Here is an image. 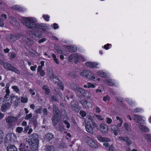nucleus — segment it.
<instances>
[{"instance_id":"11","label":"nucleus","mask_w":151,"mask_h":151,"mask_svg":"<svg viewBox=\"0 0 151 151\" xmlns=\"http://www.w3.org/2000/svg\"><path fill=\"white\" fill-rule=\"evenodd\" d=\"M70 86L71 88L76 92H79L80 93L81 91L83 89L82 88H80L79 86L74 83H70Z\"/></svg>"},{"instance_id":"58","label":"nucleus","mask_w":151,"mask_h":151,"mask_svg":"<svg viewBox=\"0 0 151 151\" xmlns=\"http://www.w3.org/2000/svg\"><path fill=\"white\" fill-rule=\"evenodd\" d=\"M92 106V104L91 102L87 101L86 105L85 106V108H90Z\"/></svg>"},{"instance_id":"24","label":"nucleus","mask_w":151,"mask_h":151,"mask_svg":"<svg viewBox=\"0 0 151 151\" xmlns=\"http://www.w3.org/2000/svg\"><path fill=\"white\" fill-rule=\"evenodd\" d=\"M38 135L37 134H34L32 136V138L30 140L29 142H38Z\"/></svg>"},{"instance_id":"36","label":"nucleus","mask_w":151,"mask_h":151,"mask_svg":"<svg viewBox=\"0 0 151 151\" xmlns=\"http://www.w3.org/2000/svg\"><path fill=\"white\" fill-rule=\"evenodd\" d=\"M97 74L99 76L104 78H106L107 76L106 73L101 71H99L97 72Z\"/></svg>"},{"instance_id":"40","label":"nucleus","mask_w":151,"mask_h":151,"mask_svg":"<svg viewBox=\"0 0 151 151\" xmlns=\"http://www.w3.org/2000/svg\"><path fill=\"white\" fill-rule=\"evenodd\" d=\"M53 109L54 112L56 115H58L60 112V111L58 108L55 105H53Z\"/></svg>"},{"instance_id":"18","label":"nucleus","mask_w":151,"mask_h":151,"mask_svg":"<svg viewBox=\"0 0 151 151\" xmlns=\"http://www.w3.org/2000/svg\"><path fill=\"white\" fill-rule=\"evenodd\" d=\"M97 139L101 142H109L110 139L108 138L102 137L100 135H97L96 136Z\"/></svg>"},{"instance_id":"8","label":"nucleus","mask_w":151,"mask_h":151,"mask_svg":"<svg viewBox=\"0 0 151 151\" xmlns=\"http://www.w3.org/2000/svg\"><path fill=\"white\" fill-rule=\"evenodd\" d=\"M86 131L89 133L91 134H93V129H94L96 131V128H93V127L91 126V123L89 121H87L86 123Z\"/></svg>"},{"instance_id":"53","label":"nucleus","mask_w":151,"mask_h":151,"mask_svg":"<svg viewBox=\"0 0 151 151\" xmlns=\"http://www.w3.org/2000/svg\"><path fill=\"white\" fill-rule=\"evenodd\" d=\"M12 88L17 92H18L19 91V89L17 86H13L12 87Z\"/></svg>"},{"instance_id":"60","label":"nucleus","mask_w":151,"mask_h":151,"mask_svg":"<svg viewBox=\"0 0 151 151\" xmlns=\"http://www.w3.org/2000/svg\"><path fill=\"white\" fill-rule=\"evenodd\" d=\"M42 108L40 107L38 109L35 111V112L36 113L41 114L42 113Z\"/></svg>"},{"instance_id":"37","label":"nucleus","mask_w":151,"mask_h":151,"mask_svg":"<svg viewBox=\"0 0 151 151\" xmlns=\"http://www.w3.org/2000/svg\"><path fill=\"white\" fill-rule=\"evenodd\" d=\"M67 92L66 96L68 99L69 100V98L72 99L73 97V94L68 91H67Z\"/></svg>"},{"instance_id":"12","label":"nucleus","mask_w":151,"mask_h":151,"mask_svg":"<svg viewBox=\"0 0 151 151\" xmlns=\"http://www.w3.org/2000/svg\"><path fill=\"white\" fill-rule=\"evenodd\" d=\"M17 120V118L16 117L13 116H8L6 119V121L7 123L11 124L16 122Z\"/></svg>"},{"instance_id":"20","label":"nucleus","mask_w":151,"mask_h":151,"mask_svg":"<svg viewBox=\"0 0 151 151\" xmlns=\"http://www.w3.org/2000/svg\"><path fill=\"white\" fill-rule=\"evenodd\" d=\"M82 95L87 98H90L91 95L89 92L85 91L84 89H82L81 92L80 93Z\"/></svg>"},{"instance_id":"48","label":"nucleus","mask_w":151,"mask_h":151,"mask_svg":"<svg viewBox=\"0 0 151 151\" xmlns=\"http://www.w3.org/2000/svg\"><path fill=\"white\" fill-rule=\"evenodd\" d=\"M68 75L70 76L73 78H75L76 77V75L74 71H70L68 73Z\"/></svg>"},{"instance_id":"14","label":"nucleus","mask_w":151,"mask_h":151,"mask_svg":"<svg viewBox=\"0 0 151 151\" xmlns=\"http://www.w3.org/2000/svg\"><path fill=\"white\" fill-rule=\"evenodd\" d=\"M10 22L13 25L18 27L19 26V22L16 19L12 17H10L9 18Z\"/></svg>"},{"instance_id":"28","label":"nucleus","mask_w":151,"mask_h":151,"mask_svg":"<svg viewBox=\"0 0 151 151\" xmlns=\"http://www.w3.org/2000/svg\"><path fill=\"white\" fill-rule=\"evenodd\" d=\"M67 49L68 51L70 52H73L76 51L77 47L76 46L71 45L68 47Z\"/></svg>"},{"instance_id":"32","label":"nucleus","mask_w":151,"mask_h":151,"mask_svg":"<svg viewBox=\"0 0 151 151\" xmlns=\"http://www.w3.org/2000/svg\"><path fill=\"white\" fill-rule=\"evenodd\" d=\"M42 25V24L35 23L34 25V28L32 30H35L36 29H41Z\"/></svg>"},{"instance_id":"38","label":"nucleus","mask_w":151,"mask_h":151,"mask_svg":"<svg viewBox=\"0 0 151 151\" xmlns=\"http://www.w3.org/2000/svg\"><path fill=\"white\" fill-rule=\"evenodd\" d=\"M34 36L35 37L40 38L42 35V34L41 32L36 31L34 32Z\"/></svg>"},{"instance_id":"29","label":"nucleus","mask_w":151,"mask_h":151,"mask_svg":"<svg viewBox=\"0 0 151 151\" xmlns=\"http://www.w3.org/2000/svg\"><path fill=\"white\" fill-rule=\"evenodd\" d=\"M71 106L72 109L75 110L78 107V103L76 101L74 100L71 102Z\"/></svg>"},{"instance_id":"10","label":"nucleus","mask_w":151,"mask_h":151,"mask_svg":"<svg viewBox=\"0 0 151 151\" xmlns=\"http://www.w3.org/2000/svg\"><path fill=\"white\" fill-rule=\"evenodd\" d=\"M18 35H9L7 36V39L9 41H14L18 40L20 38V36Z\"/></svg>"},{"instance_id":"63","label":"nucleus","mask_w":151,"mask_h":151,"mask_svg":"<svg viewBox=\"0 0 151 151\" xmlns=\"http://www.w3.org/2000/svg\"><path fill=\"white\" fill-rule=\"evenodd\" d=\"M43 114L44 116H47L48 114L47 110V109L45 108L43 109Z\"/></svg>"},{"instance_id":"1","label":"nucleus","mask_w":151,"mask_h":151,"mask_svg":"<svg viewBox=\"0 0 151 151\" xmlns=\"http://www.w3.org/2000/svg\"><path fill=\"white\" fill-rule=\"evenodd\" d=\"M21 22L27 28L32 29L34 28V24L37 22V20L33 17H23Z\"/></svg>"},{"instance_id":"7","label":"nucleus","mask_w":151,"mask_h":151,"mask_svg":"<svg viewBox=\"0 0 151 151\" xmlns=\"http://www.w3.org/2000/svg\"><path fill=\"white\" fill-rule=\"evenodd\" d=\"M10 98L12 102H14V105L15 106H17L20 102V99L18 96H14L13 95H11Z\"/></svg>"},{"instance_id":"9","label":"nucleus","mask_w":151,"mask_h":151,"mask_svg":"<svg viewBox=\"0 0 151 151\" xmlns=\"http://www.w3.org/2000/svg\"><path fill=\"white\" fill-rule=\"evenodd\" d=\"M100 130L103 134H106L108 132V127L106 124H101L99 126Z\"/></svg>"},{"instance_id":"34","label":"nucleus","mask_w":151,"mask_h":151,"mask_svg":"<svg viewBox=\"0 0 151 151\" xmlns=\"http://www.w3.org/2000/svg\"><path fill=\"white\" fill-rule=\"evenodd\" d=\"M34 32L31 30H28L27 32V35L30 37L32 38H34Z\"/></svg>"},{"instance_id":"64","label":"nucleus","mask_w":151,"mask_h":151,"mask_svg":"<svg viewBox=\"0 0 151 151\" xmlns=\"http://www.w3.org/2000/svg\"><path fill=\"white\" fill-rule=\"evenodd\" d=\"M32 116V113L27 115L25 117V119H29L31 118Z\"/></svg>"},{"instance_id":"35","label":"nucleus","mask_w":151,"mask_h":151,"mask_svg":"<svg viewBox=\"0 0 151 151\" xmlns=\"http://www.w3.org/2000/svg\"><path fill=\"white\" fill-rule=\"evenodd\" d=\"M104 82L109 86H112L114 84V82L110 79L105 80Z\"/></svg>"},{"instance_id":"13","label":"nucleus","mask_w":151,"mask_h":151,"mask_svg":"<svg viewBox=\"0 0 151 151\" xmlns=\"http://www.w3.org/2000/svg\"><path fill=\"white\" fill-rule=\"evenodd\" d=\"M119 139L121 141H124L126 142L127 145H130L131 144L132 142L127 137H123L119 136Z\"/></svg>"},{"instance_id":"31","label":"nucleus","mask_w":151,"mask_h":151,"mask_svg":"<svg viewBox=\"0 0 151 151\" xmlns=\"http://www.w3.org/2000/svg\"><path fill=\"white\" fill-rule=\"evenodd\" d=\"M124 127L126 130L128 132H131L132 131L131 126L127 123H125L124 124Z\"/></svg>"},{"instance_id":"56","label":"nucleus","mask_w":151,"mask_h":151,"mask_svg":"<svg viewBox=\"0 0 151 151\" xmlns=\"http://www.w3.org/2000/svg\"><path fill=\"white\" fill-rule=\"evenodd\" d=\"M87 101L85 100H82L80 102L82 105L83 106V107H85V106L86 105Z\"/></svg>"},{"instance_id":"30","label":"nucleus","mask_w":151,"mask_h":151,"mask_svg":"<svg viewBox=\"0 0 151 151\" xmlns=\"http://www.w3.org/2000/svg\"><path fill=\"white\" fill-rule=\"evenodd\" d=\"M44 151H55V149L53 146L49 145L45 147Z\"/></svg>"},{"instance_id":"41","label":"nucleus","mask_w":151,"mask_h":151,"mask_svg":"<svg viewBox=\"0 0 151 151\" xmlns=\"http://www.w3.org/2000/svg\"><path fill=\"white\" fill-rule=\"evenodd\" d=\"M55 83L60 88L63 90V84L62 82L60 81H56Z\"/></svg>"},{"instance_id":"26","label":"nucleus","mask_w":151,"mask_h":151,"mask_svg":"<svg viewBox=\"0 0 151 151\" xmlns=\"http://www.w3.org/2000/svg\"><path fill=\"white\" fill-rule=\"evenodd\" d=\"M6 94H5L4 100L5 101H9V94L10 93V91L8 88V87L6 88Z\"/></svg>"},{"instance_id":"57","label":"nucleus","mask_w":151,"mask_h":151,"mask_svg":"<svg viewBox=\"0 0 151 151\" xmlns=\"http://www.w3.org/2000/svg\"><path fill=\"white\" fill-rule=\"evenodd\" d=\"M60 148H64L67 147L66 144L64 142L60 143L59 145Z\"/></svg>"},{"instance_id":"16","label":"nucleus","mask_w":151,"mask_h":151,"mask_svg":"<svg viewBox=\"0 0 151 151\" xmlns=\"http://www.w3.org/2000/svg\"><path fill=\"white\" fill-rule=\"evenodd\" d=\"M60 120V117L58 115H55L52 117V122L54 125H56Z\"/></svg>"},{"instance_id":"54","label":"nucleus","mask_w":151,"mask_h":151,"mask_svg":"<svg viewBox=\"0 0 151 151\" xmlns=\"http://www.w3.org/2000/svg\"><path fill=\"white\" fill-rule=\"evenodd\" d=\"M12 102L11 101L10 102L8 101H6L5 103L4 104L6 106V107L9 108L11 105Z\"/></svg>"},{"instance_id":"6","label":"nucleus","mask_w":151,"mask_h":151,"mask_svg":"<svg viewBox=\"0 0 151 151\" xmlns=\"http://www.w3.org/2000/svg\"><path fill=\"white\" fill-rule=\"evenodd\" d=\"M80 75L82 76L86 77L88 78L93 80L95 78V77L92 74L87 70H84L83 72L80 73Z\"/></svg>"},{"instance_id":"51","label":"nucleus","mask_w":151,"mask_h":151,"mask_svg":"<svg viewBox=\"0 0 151 151\" xmlns=\"http://www.w3.org/2000/svg\"><path fill=\"white\" fill-rule=\"evenodd\" d=\"M23 128L22 127H18L17 128L16 131L18 133H20L23 131Z\"/></svg>"},{"instance_id":"44","label":"nucleus","mask_w":151,"mask_h":151,"mask_svg":"<svg viewBox=\"0 0 151 151\" xmlns=\"http://www.w3.org/2000/svg\"><path fill=\"white\" fill-rule=\"evenodd\" d=\"M12 8L14 9L19 10H22V8L21 7H20L17 5L13 6L12 7Z\"/></svg>"},{"instance_id":"4","label":"nucleus","mask_w":151,"mask_h":151,"mask_svg":"<svg viewBox=\"0 0 151 151\" xmlns=\"http://www.w3.org/2000/svg\"><path fill=\"white\" fill-rule=\"evenodd\" d=\"M17 139L16 136L14 134L10 133L6 135L5 142L8 143H13Z\"/></svg>"},{"instance_id":"3","label":"nucleus","mask_w":151,"mask_h":151,"mask_svg":"<svg viewBox=\"0 0 151 151\" xmlns=\"http://www.w3.org/2000/svg\"><path fill=\"white\" fill-rule=\"evenodd\" d=\"M2 64L4 68L6 69L11 71L17 74H20L19 70L16 68L12 66L10 63L7 62L4 63L3 62L1 65Z\"/></svg>"},{"instance_id":"5","label":"nucleus","mask_w":151,"mask_h":151,"mask_svg":"<svg viewBox=\"0 0 151 151\" xmlns=\"http://www.w3.org/2000/svg\"><path fill=\"white\" fill-rule=\"evenodd\" d=\"M79 60V55L77 53H74L70 55L68 58V61L70 62L74 61L76 63Z\"/></svg>"},{"instance_id":"42","label":"nucleus","mask_w":151,"mask_h":151,"mask_svg":"<svg viewBox=\"0 0 151 151\" xmlns=\"http://www.w3.org/2000/svg\"><path fill=\"white\" fill-rule=\"evenodd\" d=\"M144 137L147 140L151 142V134H145L144 135Z\"/></svg>"},{"instance_id":"19","label":"nucleus","mask_w":151,"mask_h":151,"mask_svg":"<svg viewBox=\"0 0 151 151\" xmlns=\"http://www.w3.org/2000/svg\"><path fill=\"white\" fill-rule=\"evenodd\" d=\"M138 127L139 129L142 131L145 132H147L149 131V128L143 125L139 124Z\"/></svg>"},{"instance_id":"25","label":"nucleus","mask_w":151,"mask_h":151,"mask_svg":"<svg viewBox=\"0 0 151 151\" xmlns=\"http://www.w3.org/2000/svg\"><path fill=\"white\" fill-rule=\"evenodd\" d=\"M111 129L113 131L114 134L116 135L118 134V131H119V128L115 125H112L111 126Z\"/></svg>"},{"instance_id":"39","label":"nucleus","mask_w":151,"mask_h":151,"mask_svg":"<svg viewBox=\"0 0 151 151\" xmlns=\"http://www.w3.org/2000/svg\"><path fill=\"white\" fill-rule=\"evenodd\" d=\"M38 71L40 73V75L41 76H43L45 75V73L42 70V68L40 66H39L38 68Z\"/></svg>"},{"instance_id":"43","label":"nucleus","mask_w":151,"mask_h":151,"mask_svg":"<svg viewBox=\"0 0 151 151\" xmlns=\"http://www.w3.org/2000/svg\"><path fill=\"white\" fill-rule=\"evenodd\" d=\"M58 127L60 131H63L65 129L64 126L62 123H60Z\"/></svg>"},{"instance_id":"46","label":"nucleus","mask_w":151,"mask_h":151,"mask_svg":"<svg viewBox=\"0 0 151 151\" xmlns=\"http://www.w3.org/2000/svg\"><path fill=\"white\" fill-rule=\"evenodd\" d=\"M52 56L53 58V60L57 64H59V63L58 61V59L57 58L55 54H52Z\"/></svg>"},{"instance_id":"17","label":"nucleus","mask_w":151,"mask_h":151,"mask_svg":"<svg viewBox=\"0 0 151 151\" xmlns=\"http://www.w3.org/2000/svg\"><path fill=\"white\" fill-rule=\"evenodd\" d=\"M54 135L51 133L46 134L45 137L44 138L47 141H50L54 138Z\"/></svg>"},{"instance_id":"22","label":"nucleus","mask_w":151,"mask_h":151,"mask_svg":"<svg viewBox=\"0 0 151 151\" xmlns=\"http://www.w3.org/2000/svg\"><path fill=\"white\" fill-rule=\"evenodd\" d=\"M88 119L89 120H90L91 123V125L93 127V128H96V130H98V127L97 124L94 122L93 120V118L92 116H90L88 118Z\"/></svg>"},{"instance_id":"55","label":"nucleus","mask_w":151,"mask_h":151,"mask_svg":"<svg viewBox=\"0 0 151 151\" xmlns=\"http://www.w3.org/2000/svg\"><path fill=\"white\" fill-rule=\"evenodd\" d=\"M28 98L27 97H21V101L22 102L26 103L27 102Z\"/></svg>"},{"instance_id":"2","label":"nucleus","mask_w":151,"mask_h":151,"mask_svg":"<svg viewBox=\"0 0 151 151\" xmlns=\"http://www.w3.org/2000/svg\"><path fill=\"white\" fill-rule=\"evenodd\" d=\"M83 139L87 144L93 148H97L98 147V145L91 138L85 135L83 136Z\"/></svg>"},{"instance_id":"45","label":"nucleus","mask_w":151,"mask_h":151,"mask_svg":"<svg viewBox=\"0 0 151 151\" xmlns=\"http://www.w3.org/2000/svg\"><path fill=\"white\" fill-rule=\"evenodd\" d=\"M26 41L30 45H32L34 42V41L33 40L29 38H27V39L26 40Z\"/></svg>"},{"instance_id":"52","label":"nucleus","mask_w":151,"mask_h":151,"mask_svg":"<svg viewBox=\"0 0 151 151\" xmlns=\"http://www.w3.org/2000/svg\"><path fill=\"white\" fill-rule=\"evenodd\" d=\"M51 99L53 101H58V99H57V97L55 95H53L52 96H51Z\"/></svg>"},{"instance_id":"50","label":"nucleus","mask_w":151,"mask_h":151,"mask_svg":"<svg viewBox=\"0 0 151 151\" xmlns=\"http://www.w3.org/2000/svg\"><path fill=\"white\" fill-rule=\"evenodd\" d=\"M8 108H9L4 104L1 107V110L2 111L5 112Z\"/></svg>"},{"instance_id":"49","label":"nucleus","mask_w":151,"mask_h":151,"mask_svg":"<svg viewBox=\"0 0 151 151\" xmlns=\"http://www.w3.org/2000/svg\"><path fill=\"white\" fill-rule=\"evenodd\" d=\"M4 135L2 131L0 130V144L3 141Z\"/></svg>"},{"instance_id":"61","label":"nucleus","mask_w":151,"mask_h":151,"mask_svg":"<svg viewBox=\"0 0 151 151\" xmlns=\"http://www.w3.org/2000/svg\"><path fill=\"white\" fill-rule=\"evenodd\" d=\"M110 99V98L108 96H104L103 98V100L104 101H109Z\"/></svg>"},{"instance_id":"23","label":"nucleus","mask_w":151,"mask_h":151,"mask_svg":"<svg viewBox=\"0 0 151 151\" xmlns=\"http://www.w3.org/2000/svg\"><path fill=\"white\" fill-rule=\"evenodd\" d=\"M86 66L92 68L96 67L98 64L95 62L92 63L90 62H87L86 63Z\"/></svg>"},{"instance_id":"47","label":"nucleus","mask_w":151,"mask_h":151,"mask_svg":"<svg viewBox=\"0 0 151 151\" xmlns=\"http://www.w3.org/2000/svg\"><path fill=\"white\" fill-rule=\"evenodd\" d=\"M4 17V18H1L0 19V21H1L2 22L4 23V20H6L7 18V16L6 14H2L1 15V17Z\"/></svg>"},{"instance_id":"21","label":"nucleus","mask_w":151,"mask_h":151,"mask_svg":"<svg viewBox=\"0 0 151 151\" xmlns=\"http://www.w3.org/2000/svg\"><path fill=\"white\" fill-rule=\"evenodd\" d=\"M142 116H139L136 114H134L133 117V119L135 122L139 123L142 121Z\"/></svg>"},{"instance_id":"15","label":"nucleus","mask_w":151,"mask_h":151,"mask_svg":"<svg viewBox=\"0 0 151 151\" xmlns=\"http://www.w3.org/2000/svg\"><path fill=\"white\" fill-rule=\"evenodd\" d=\"M29 142L31 145L30 148H31V150H36L38 148V142Z\"/></svg>"},{"instance_id":"27","label":"nucleus","mask_w":151,"mask_h":151,"mask_svg":"<svg viewBox=\"0 0 151 151\" xmlns=\"http://www.w3.org/2000/svg\"><path fill=\"white\" fill-rule=\"evenodd\" d=\"M7 151H17V148L13 145H9L6 148Z\"/></svg>"},{"instance_id":"33","label":"nucleus","mask_w":151,"mask_h":151,"mask_svg":"<svg viewBox=\"0 0 151 151\" xmlns=\"http://www.w3.org/2000/svg\"><path fill=\"white\" fill-rule=\"evenodd\" d=\"M42 88L45 90V93L46 94L48 95L50 93V90L49 88L47 86H44L42 87Z\"/></svg>"},{"instance_id":"59","label":"nucleus","mask_w":151,"mask_h":151,"mask_svg":"<svg viewBox=\"0 0 151 151\" xmlns=\"http://www.w3.org/2000/svg\"><path fill=\"white\" fill-rule=\"evenodd\" d=\"M80 114L82 117H84L86 115V112L82 111H80Z\"/></svg>"},{"instance_id":"62","label":"nucleus","mask_w":151,"mask_h":151,"mask_svg":"<svg viewBox=\"0 0 151 151\" xmlns=\"http://www.w3.org/2000/svg\"><path fill=\"white\" fill-rule=\"evenodd\" d=\"M87 85H88L87 88H93L95 87V85L93 84L90 83H88Z\"/></svg>"}]
</instances>
